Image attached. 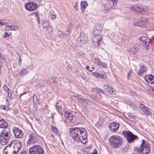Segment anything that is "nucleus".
<instances>
[{"label": "nucleus", "mask_w": 154, "mask_h": 154, "mask_svg": "<svg viewBox=\"0 0 154 154\" xmlns=\"http://www.w3.org/2000/svg\"><path fill=\"white\" fill-rule=\"evenodd\" d=\"M118 0H108L105 4L104 9L108 10L111 8L114 5H116L118 2Z\"/></svg>", "instance_id": "13"}, {"label": "nucleus", "mask_w": 154, "mask_h": 154, "mask_svg": "<svg viewBox=\"0 0 154 154\" xmlns=\"http://www.w3.org/2000/svg\"><path fill=\"white\" fill-rule=\"evenodd\" d=\"M66 30L65 31V34L66 37L72 31V27L70 25H68L67 27H66Z\"/></svg>", "instance_id": "26"}, {"label": "nucleus", "mask_w": 154, "mask_h": 154, "mask_svg": "<svg viewBox=\"0 0 154 154\" xmlns=\"http://www.w3.org/2000/svg\"><path fill=\"white\" fill-rule=\"evenodd\" d=\"M105 73L104 72H102V73H98L97 72V77L99 76L102 78H107V76L105 75Z\"/></svg>", "instance_id": "29"}, {"label": "nucleus", "mask_w": 154, "mask_h": 154, "mask_svg": "<svg viewBox=\"0 0 154 154\" xmlns=\"http://www.w3.org/2000/svg\"><path fill=\"white\" fill-rule=\"evenodd\" d=\"M29 71L26 68H24L21 69L19 72L20 76L22 77L27 75Z\"/></svg>", "instance_id": "24"}, {"label": "nucleus", "mask_w": 154, "mask_h": 154, "mask_svg": "<svg viewBox=\"0 0 154 154\" xmlns=\"http://www.w3.org/2000/svg\"><path fill=\"white\" fill-rule=\"evenodd\" d=\"M50 17L52 19H54L56 18V16L55 14H51L50 15Z\"/></svg>", "instance_id": "48"}, {"label": "nucleus", "mask_w": 154, "mask_h": 154, "mask_svg": "<svg viewBox=\"0 0 154 154\" xmlns=\"http://www.w3.org/2000/svg\"><path fill=\"white\" fill-rule=\"evenodd\" d=\"M103 119L100 118L97 123L98 125L100 126H101L103 124Z\"/></svg>", "instance_id": "35"}, {"label": "nucleus", "mask_w": 154, "mask_h": 154, "mask_svg": "<svg viewBox=\"0 0 154 154\" xmlns=\"http://www.w3.org/2000/svg\"><path fill=\"white\" fill-rule=\"evenodd\" d=\"M58 34L60 38H63L64 37H66L65 34H63L61 31H58Z\"/></svg>", "instance_id": "34"}, {"label": "nucleus", "mask_w": 154, "mask_h": 154, "mask_svg": "<svg viewBox=\"0 0 154 154\" xmlns=\"http://www.w3.org/2000/svg\"><path fill=\"white\" fill-rule=\"evenodd\" d=\"M28 152L26 151H23L21 152V154H28Z\"/></svg>", "instance_id": "55"}, {"label": "nucleus", "mask_w": 154, "mask_h": 154, "mask_svg": "<svg viewBox=\"0 0 154 154\" xmlns=\"http://www.w3.org/2000/svg\"><path fill=\"white\" fill-rule=\"evenodd\" d=\"M148 23V20L146 18L140 17L134 22V25L135 26H139L142 27H145V24Z\"/></svg>", "instance_id": "8"}, {"label": "nucleus", "mask_w": 154, "mask_h": 154, "mask_svg": "<svg viewBox=\"0 0 154 154\" xmlns=\"http://www.w3.org/2000/svg\"><path fill=\"white\" fill-rule=\"evenodd\" d=\"M140 46V45L139 43H136L134 45V47L130 49V52H132L133 54H135L136 52L139 51Z\"/></svg>", "instance_id": "19"}, {"label": "nucleus", "mask_w": 154, "mask_h": 154, "mask_svg": "<svg viewBox=\"0 0 154 154\" xmlns=\"http://www.w3.org/2000/svg\"><path fill=\"white\" fill-rule=\"evenodd\" d=\"M149 43L148 42H146L144 43H143V46L145 48L146 50L149 49L150 47L149 45Z\"/></svg>", "instance_id": "30"}, {"label": "nucleus", "mask_w": 154, "mask_h": 154, "mask_svg": "<svg viewBox=\"0 0 154 154\" xmlns=\"http://www.w3.org/2000/svg\"><path fill=\"white\" fill-rule=\"evenodd\" d=\"M78 6V5H77V2H76L75 4V6Z\"/></svg>", "instance_id": "63"}, {"label": "nucleus", "mask_w": 154, "mask_h": 154, "mask_svg": "<svg viewBox=\"0 0 154 154\" xmlns=\"http://www.w3.org/2000/svg\"><path fill=\"white\" fill-rule=\"evenodd\" d=\"M147 39V37L146 36H143L139 38V40L140 41H141L143 42V43H144L146 41Z\"/></svg>", "instance_id": "33"}, {"label": "nucleus", "mask_w": 154, "mask_h": 154, "mask_svg": "<svg viewBox=\"0 0 154 154\" xmlns=\"http://www.w3.org/2000/svg\"><path fill=\"white\" fill-rule=\"evenodd\" d=\"M92 74L94 76H96V72H93L92 73Z\"/></svg>", "instance_id": "59"}, {"label": "nucleus", "mask_w": 154, "mask_h": 154, "mask_svg": "<svg viewBox=\"0 0 154 154\" xmlns=\"http://www.w3.org/2000/svg\"><path fill=\"white\" fill-rule=\"evenodd\" d=\"M18 60H19V65L20 66V63H21V61H22V59L21 58V57L20 56V57H19Z\"/></svg>", "instance_id": "52"}, {"label": "nucleus", "mask_w": 154, "mask_h": 154, "mask_svg": "<svg viewBox=\"0 0 154 154\" xmlns=\"http://www.w3.org/2000/svg\"><path fill=\"white\" fill-rule=\"evenodd\" d=\"M11 26L12 27V30H17L19 28V27L18 26L16 25H12Z\"/></svg>", "instance_id": "37"}, {"label": "nucleus", "mask_w": 154, "mask_h": 154, "mask_svg": "<svg viewBox=\"0 0 154 154\" xmlns=\"http://www.w3.org/2000/svg\"><path fill=\"white\" fill-rule=\"evenodd\" d=\"M65 122L67 123L73 124L76 121L75 116L74 117L73 115L71 112H65L64 114Z\"/></svg>", "instance_id": "7"}, {"label": "nucleus", "mask_w": 154, "mask_h": 154, "mask_svg": "<svg viewBox=\"0 0 154 154\" xmlns=\"http://www.w3.org/2000/svg\"><path fill=\"white\" fill-rule=\"evenodd\" d=\"M86 69H88H88H89V66H86Z\"/></svg>", "instance_id": "61"}, {"label": "nucleus", "mask_w": 154, "mask_h": 154, "mask_svg": "<svg viewBox=\"0 0 154 154\" xmlns=\"http://www.w3.org/2000/svg\"><path fill=\"white\" fill-rule=\"evenodd\" d=\"M96 31V30H95V29H94L93 32V34L94 37L92 38L93 44H94V46H95L96 45V34L95 33Z\"/></svg>", "instance_id": "28"}, {"label": "nucleus", "mask_w": 154, "mask_h": 154, "mask_svg": "<svg viewBox=\"0 0 154 154\" xmlns=\"http://www.w3.org/2000/svg\"><path fill=\"white\" fill-rule=\"evenodd\" d=\"M1 108L2 109H3L5 110H6V109L5 108V106L3 105H2L1 106Z\"/></svg>", "instance_id": "53"}, {"label": "nucleus", "mask_w": 154, "mask_h": 154, "mask_svg": "<svg viewBox=\"0 0 154 154\" xmlns=\"http://www.w3.org/2000/svg\"><path fill=\"white\" fill-rule=\"evenodd\" d=\"M51 128L52 131L56 134H58V131L56 127L52 125L51 126Z\"/></svg>", "instance_id": "31"}, {"label": "nucleus", "mask_w": 154, "mask_h": 154, "mask_svg": "<svg viewBox=\"0 0 154 154\" xmlns=\"http://www.w3.org/2000/svg\"><path fill=\"white\" fill-rule=\"evenodd\" d=\"M131 72H128V75H127V79H129V78L130 76L131 75Z\"/></svg>", "instance_id": "57"}, {"label": "nucleus", "mask_w": 154, "mask_h": 154, "mask_svg": "<svg viewBox=\"0 0 154 154\" xmlns=\"http://www.w3.org/2000/svg\"><path fill=\"white\" fill-rule=\"evenodd\" d=\"M33 14L35 15V16L36 17L39 16L38 14H37V13L34 12L33 13Z\"/></svg>", "instance_id": "54"}, {"label": "nucleus", "mask_w": 154, "mask_h": 154, "mask_svg": "<svg viewBox=\"0 0 154 154\" xmlns=\"http://www.w3.org/2000/svg\"><path fill=\"white\" fill-rule=\"evenodd\" d=\"M69 135L71 139L77 143L85 144L87 142V133L84 128L73 127L69 129Z\"/></svg>", "instance_id": "1"}, {"label": "nucleus", "mask_w": 154, "mask_h": 154, "mask_svg": "<svg viewBox=\"0 0 154 154\" xmlns=\"http://www.w3.org/2000/svg\"><path fill=\"white\" fill-rule=\"evenodd\" d=\"M12 27L11 25H8L6 26L5 30L6 31L12 30Z\"/></svg>", "instance_id": "41"}, {"label": "nucleus", "mask_w": 154, "mask_h": 154, "mask_svg": "<svg viewBox=\"0 0 154 154\" xmlns=\"http://www.w3.org/2000/svg\"><path fill=\"white\" fill-rule=\"evenodd\" d=\"M128 116L131 119H133L134 118V115L131 113H129L128 114Z\"/></svg>", "instance_id": "47"}, {"label": "nucleus", "mask_w": 154, "mask_h": 154, "mask_svg": "<svg viewBox=\"0 0 154 154\" xmlns=\"http://www.w3.org/2000/svg\"><path fill=\"white\" fill-rule=\"evenodd\" d=\"M122 133L129 143L133 142L136 139H138L139 138L137 135H134L129 131H122Z\"/></svg>", "instance_id": "4"}, {"label": "nucleus", "mask_w": 154, "mask_h": 154, "mask_svg": "<svg viewBox=\"0 0 154 154\" xmlns=\"http://www.w3.org/2000/svg\"><path fill=\"white\" fill-rule=\"evenodd\" d=\"M8 124L7 122L4 119H0V128H7Z\"/></svg>", "instance_id": "21"}, {"label": "nucleus", "mask_w": 154, "mask_h": 154, "mask_svg": "<svg viewBox=\"0 0 154 154\" xmlns=\"http://www.w3.org/2000/svg\"><path fill=\"white\" fill-rule=\"evenodd\" d=\"M5 35L3 36V37L4 38H5L6 37H9L10 36V35L8 34L7 32H5L4 33Z\"/></svg>", "instance_id": "46"}, {"label": "nucleus", "mask_w": 154, "mask_h": 154, "mask_svg": "<svg viewBox=\"0 0 154 154\" xmlns=\"http://www.w3.org/2000/svg\"><path fill=\"white\" fill-rule=\"evenodd\" d=\"M42 25L44 28H46V29L48 32H51L52 31V27H51V29L49 28L50 27L49 22L47 20L42 22Z\"/></svg>", "instance_id": "20"}, {"label": "nucleus", "mask_w": 154, "mask_h": 154, "mask_svg": "<svg viewBox=\"0 0 154 154\" xmlns=\"http://www.w3.org/2000/svg\"><path fill=\"white\" fill-rule=\"evenodd\" d=\"M11 132L9 128H6L2 131L0 134V142L2 145L7 144L9 141Z\"/></svg>", "instance_id": "3"}, {"label": "nucleus", "mask_w": 154, "mask_h": 154, "mask_svg": "<svg viewBox=\"0 0 154 154\" xmlns=\"http://www.w3.org/2000/svg\"><path fill=\"white\" fill-rule=\"evenodd\" d=\"M29 139L27 142V144L35 142L38 140V137L33 134H30L29 136Z\"/></svg>", "instance_id": "17"}, {"label": "nucleus", "mask_w": 154, "mask_h": 154, "mask_svg": "<svg viewBox=\"0 0 154 154\" xmlns=\"http://www.w3.org/2000/svg\"><path fill=\"white\" fill-rule=\"evenodd\" d=\"M119 126V123L116 122L110 123L109 125V128L110 130L114 132L118 130Z\"/></svg>", "instance_id": "15"}, {"label": "nucleus", "mask_w": 154, "mask_h": 154, "mask_svg": "<svg viewBox=\"0 0 154 154\" xmlns=\"http://www.w3.org/2000/svg\"><path fill=\"white\" fill-rule=\"evenodd\" d=\"M8 93V96L11 97V90L9 89L8 91H7Z\"/></svg>", "instance_id": "49"}, {"label": "nucleus", "mask_w": 154, "mask_h": 154, "mask_svg": "<svg viewBox=\"0 0 154 154\" xmlns=\"http://www.w3.org/2000/svg\"><path fill=\"white\" fill-rule=\"evenodd\" d=\"M132 9L136 12L140 13L145 12L148 10L147 8L145 5L140 4H135L132 6Z\"/></svg>", "instance_id": "9"}, {"label": "nucleus", "mask_w": 154, "mask_h": 154, "mask_svg": "<svg viewBox=\"0 0 154 154\" xmlns=\"http://www.w3.org/2000/svg\"><path fill=\"white\" fill-rule=\"evenodd\" d=\"M110 86L109 85H105L104 86V88L105 89H109Z\"/></svg>", "instance_id": "50"}, {"label": "nucleus", "mask_w": 154, "mask_h": 154, "mask_svg": "<svg viewBox=\"0 0 154 154\" xmlns=\"http://www.w3.org/2000/svg\"><path fill=\"white\" fill-rule=\"evenodd\" d=\"M103 25L100 24H98L97 26V31H100L103 29Z\"/></svg>", "instance_id": "36"}, {"label": "nucleus", "mask_w": 154, "mask_h": 154, "mask_svg": "<svg viewBox=\"0 0 154 154\" xmlns=\"http://www.w3.org/2000/svg\"><path fill=\"white\" fill-rule=\"evenodd\" d=\"M142 149L141 148L140 149L139 148L137 147L136 146L134 147V150L135 151L140 154V153H141Z\"/></svg>", "instance_id": "39"}, {"label": "nucleus", "mask_w": 154, "mask_h": 154, "mask_svg": "<svg viewBox=\"0 0 154 154\" xmlns=\"http://www.w3.org/2000/svg\"><path fill=\"white\" fill-rule=\"evenodd\" d=\"M14 112L15 114H16L18 112V110L17 109H15L14 110Z\"/></svg>", "instance_id": "58"}, {"label": "nucleus", "mask_w": 154, "mask_h": 154, "mask_svg": "<svg viewBox=\"0 0 154 154\" xmlns=\"http://www.w3.org/2000/svg\"><path fill=\"white\" fill-rule=\"evenodd\" d=\"M88 5L87 3L85 1H82L81 2V9L82 13H83V11L84 9L86 8Z\"/></svg>", "instance_id": "25"}, {"label": "nucleus", "mask_w": 154, "mask_h": 154, "mask_svg": "<svg viewBox=\"0 0 154 154\" xmlns=\"http://www.w3.org/2000/svg\"><path fill=\"white\" fill-rule=\"evenodd\" d=\"M82 103L84 106H87L88 104L87 100L84 99H83L82 100Z\"/></svg>", "instance_id": "42"}, {"label": "nucleus", "mask_w": 154, "mask_h": 154, "mask_svg": "<svg viewBox=\"0 0 154 154\" xmlns=\"http://www.w3.org/2000/svg\"><path fill=\"white\" fill-rule=\"evenodd\" d=\"M44 150L38 145H35L30 147L29 149V154H43Z\"/></svg>", "instance_id": "5"}, {"label": "nucleus", "mask_w": 154, "mask_h": 154, "mask_svg": "<svg viewBox=\"0 0 154 154\" xmlns=\"http://www.w3.org/2000/svg\"><path fill=\"white\" fill-rule=\"evenodd\" d=\"M139 107L143 112L144 111L145 109H146V108H147L143 104H140L139 105Z\"/></svg>", "instance_id": "38"}, {"label": "nucleus", "mask_w": 154, "mask_h": 154, "mask_svg": "<svg viewBox=\"0 0 154 154\" xmlns=\"http://www.w3.org/2000/svg\"><path fill=\"white\" fill-rule=\"evenodd\" d=\"M26 93V92H24V93H22L21 94H20L19 95V96H20V98H21V96L22 95H23V94H25Z\"/></svg>", "instance_id": "56"}, {"label": "nucleus", "mask_w": 154, "mask_h": 154, "mask_svg": "<svg viewBox=\"0 0 154 154\" xmlns=\"http://www.w3.org/2000/svg\"><path fill=\"white\" fill-rule=\"evenodd\" d=\"M36 20H37V21L38 22V24H39L40 23V18L39 17V16L36 17Z\"/></svg>", "instance_id": "51"}, {"label": "nucleus", "mask_w": 154, "mask_h": 154, "mask_svg": "<svg viewBox=\"0 0 154 154\" xmlns=\"http://www.w3.org/2000/svg\"><path fill=\"white\" fill-rule=\"evenodd\" d=\"M97 65L104 68H106L107 67L105 63L101 62L100 60L97 61Z\"/></svg>", "instance_id": "27"}, {"label": "nucleus", "mask_w": 154, "mask_h": 154, "mask_svg": "<svg viewBox=\"0 0 154 154\" xmlns=\"http://www.w3.org/2000/svg\"><path fill=\"white\" fill-rule=\"evenodd\" d=\"M140 68L138 71L137 74L139 76H141L143 73L145 72L147 70V67L144 65H141L140 66Z\"/></svg>", "instance_id": "18"}, {"label": "nucleus", "mask_w": 154, "mask_h": 154, "mask_svg": "<svg viewBox=\"0 0 154 154\" xmlns=\"http://www.w3.org/2000/svg\"><path fill=\"white\" fill-rule=\"evenodd\" d=\"M87 38L85 35V34L84 32H82L79 36V37L77 41V43L79 44H84L87 43Z\"/></svg>", "instance_id": "12"}, {"label": "nucleus", "mask_w": 154, "mask_h": 154, "mask_svg": "<svg viewBox=\"0 0 154 154\" xmlns=\"http://www.w3.org/2000/svg\"><path fill=\"white\" fill-rule=\"evenodd\" d=\"M13 131L15 137L16 138H21L23 135V134L21 130L16 127L13 128Z\"/></svg>", "instance_id": "14"}, {"label": "nucleus", "mask_w": 154, "mask_h": 154, "mask_svg": "<svg viewBox=\"0 0 154 154\" xmlns=\"http://www.w3.org/2000/svg\"><path fill=\"white\" fill-rule=\"evenodd\" d=\"M91 69H94V67H92Z\"/></svg>", "instance_id": "64"}, {"label": "nucleus", "mask_w": 154, "mask_h": 154, "mask_svg": "<svg viewBox=\"0 0 154 154\" xmlns=\"http://www.w3.org/2000/svg\"><path fill=\"white\" fill-rule=\"evenodd\" d=\"M107 91L110 93L112 94H114L116 92L115 89L111 87L108 89Z\"/></svg>", "instance_id": "32"}, {"label": "nucleus", "mask_w": 154, "mask_h": 154, "mask_svg": "<svg viewBox=\"0 0 154 154\" xmlns=\"http://www.w3.org/2000/svg\"><path fill=\"white\" fill-rule=\"evenodd\" d=\"M144 112L146 114L149 116L151 115V113L147 109V108H146V109H145Z\"/></svg>", "instance_id": "43"}, {"label": "nucleus", "mask_w": 154, "mask_h": 154, "mask_svg": "<svg viewBox=\"0 0 154 154\" xmlns=\"http://www.w3.org/2000/svg\"><path fill=\"white\" fill-rule=\"evenodd\" d=\"M140 147L142 149L141 153L142 154H147L150 152V144L144 140H142Z\"/></svg>", "instance_id": "6"}, {"label": "nucleus", "mask_w": 154, "mask_h": 154, "mask_svg": "<svg viewBox=\"0 0 154 154\" xmlns=\"http://www.w3.org/2000/svg\"><path fill=\"white\" fill-rule=\"evenodd\" d=\"M12 142L11 143V144H9L8 146H7L8 147L9 146V147H11V146H12Z\"/></svg>", "instance_id": "60"}, {"label": "nucleus", "mask_w": 154, "mask_h": 154, "mask_svg": "<svg viewBox=\"0 0 154 154\" xmlns=\"http://www.w3.org/2000/svg\"><path fill=\"white\" fill-rule=\"evenodd\" d=\"M88 70L90 72H91L92 71V69H88Z\"/></svg>", "instance_id": "62"}, {"label": "nucleus", "mask_w": 154, "mask_h": 154, "mask_svg": "<svg viewBox=\"0 0 154 154\" xmlns=\"http://www.w3.org/2000/svg\"><path fill=\"white\" fill-rule=\"evenodd\" d=\"M109 143L111 147L114 149H117L123 143V138L117 135L111 136L109 138Z\"/></svg>", "instance_id": "2"}, {"label": "nucleus", "mask_w": 154, "mask_h": 154, "mask_svg": "<svg viewBox=\"0 0 154 154\" xmlns=\"http://www.w3.org/2000/svg\"><path fill=\"white\" fill-rule=\"evenodd\" d=\"M102 38V37L101 35H99V36L98 37V39L97 40V46H98L99 45V42L101 40Z\"/></svg>", "instance_id": "40"}, {"label": "nucleus", "mask_w": 154, "mask_h": 154, "mask_svg": "<svg viewBox=\"0 0 154 154\" xmlns=\"http://www.w3.org/2000/svg\"><path fill=\"white\" fill-rule=\"evenodd\" d=\"M104 94L103 90L99 88H97V97L100 99Z\"/></svg>", "instance_id": "22"}, {"label": "nucleus", "mask_w": 154, "mask_h": 154, "mask_svg": "<svg viewBox=\"0 0 154 154\" xmlns=\"http://www.w3.org/2000/svg\"><path fill=\"white\" fill-rule=\"evenodd\" d=\"M25 8L27 10L32 11L35 10L37 8V5L33 2H29L25 5Z\"/></svg>", "instance_id": "11"}, {"label": "nucleus", "mask_w": 154, "mask_h": 154, "mask_svg": "<svg viewBox=\"0 0 154 154\" xmlns=\"http://www.w3.org/2000/svg\"><path fill=\"white\" fill-rule=\"evenodd\" d=\"M3 88L4 90L6 91H8L9 89L7 86L5 85H4L3 87Z\"/></svg>", "instance_id": "45"}, {"label": "nucleus", "mask_w": 154, "mask_h": 154, "mask_svg": "<svg viewBox=\"0 0 154 154\" xmlns=\"http://www.w3.org/2000/svg\"><path fill=\"white\" fill-rule=\"evenodd\" d=\"M56 107L57 111L61 115L63 114L62 112V104L59 102H57L56 104Z\"/></svg>", "instance_id": "23"}, {"label": "nucleus", "mask_w": 154, "mask_h": 154, "mask_svg": "<svg viewBox=\"0 0 154 154\" xmlns=\"http://www.w3.org/2000/svg\"><path fill=\"white\" fill-rule=\"evenodd\" d=\"M4 20H0V26H2L3 25H6V23H5L3 21H4Z\"/></svg>", "instance_id": "44"}, {"label": "nucleus", "mask_w": 154, "mask_h": 154, "mask_svg": "<svg viewBox=\"0 0 154 154\" xmlns=\"http://www.w3.org/2000/svg\"><path fill=\"white\" fill-rule=\"evenodd\" d=\"M144 80L149 84L154 83V75L152 74L146 75L144 76Z\"/></svg>", "instance_id": "16"}, {"label": "nucleus", "mask_w": 154, "mask_h": 154, "mask_svg": "<svg viewBox=\"0 0 154 154\" xmlns=\"http://www.w3.org/2000/svg\"><path fill=\"white\" fill-rule=\"evenodd\" d=\"M12 144L13 149V152L15 154H17L21 148V143L14 140L12 142Z\"/></svg>", "instance_id": "10"}]
</instances>
